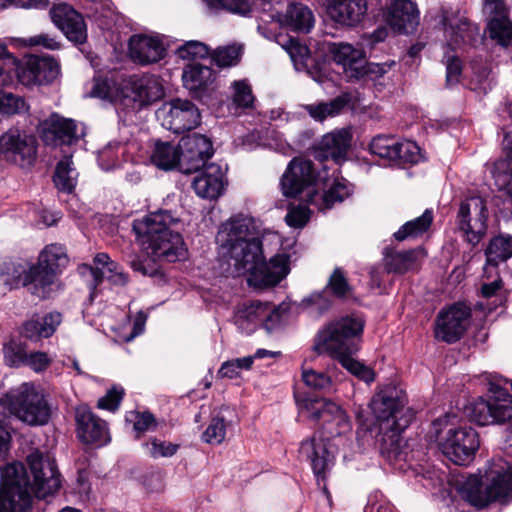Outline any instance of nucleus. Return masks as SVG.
<instances>
[{
	"label": "nucleus",
	"instance_id": "nucleus-26",
	"mask_svg": "<svg viewBox=\"0 0 512 512\" xmlns=\"http://www.w3.org/2000/svg\"><path fill=\"white\" fill-rule=\"evenodd\" d=\"M192 187L203 199L214 200L220 197L224 192V173L221 166L211 163L203 167L194 178Z\"/></svg>",
	"mask_w": 512,
	"mask_h": 512
},
{
	"label": "nucleus",
	"instance_id": "nucleus-25",
	"mask_svg": "<svg viewBox=\"0 0 512 512\" xmlns=\"http://www.w3.org/2000/svg\"><path fill=\"white\" fill-rule=\"evenodd\" d=\"M165 52L163 43L157 37L139 34L129 40V55L138 64L156 63L164 58Z\"/></svg>",
	"mask_w": 512,
	"mask_h": 512
},
{
	"label": "nucleus",
	"instance_id": "nucleus-12",
	"mask_svg": "<svg viewBox=\"0 0 512 512\" xmlns=\"http://www.w3.org/2000/svg\"><path fill=\"white\" fill-rule=\"evenodd\" d=\"M157 117L163 127L180 134L197 127L200 123V112L197 106L180 98L173 99L162 105L157 111Z\"/></svg>",
	"mask_w": 512,
	"mask_h": 512
},
{
	"label": "nucleus",
	"instance_id": "nucleus-58",
	"mask_svg": "<svg viewBox=\"0 0 512 512\" xmlns=\"http://www.w3.org/2000/svg\"><path fill=\"white\" fill-rule=\"evenodd\" d=\"M396 143L394 138L378 135L372 139L369 149L374 155L392 161L393 156L396 155Z\"/></svg>",
	"mask_w": 512,
	"mask_h": 512
},
{
	"label": "nucleus",
	"instance_id": "nucleus-23",
	"mask_svg": "<svg viewBox=\"0 0 512 512\" xmlns=\"http://www.w3.org/2000/svg\"><path fill=\"white\" fill-rule=\"evenodd\" d=\"M329 17L342 26L358 25L367 13V0H325Z\"/></svg>",
	"mask_w": 512,
	"mask_h": 512
},
{
	"label": "nucleus",
	"instance_id": "nucleus-47",
	"mask_svg": "<svg viewBox=\"0 0 512 512\" xmlns=\"http://www.w3.org/2000/svg\"><path fill=\"white\" fill-rule=\"evenodd\" d=\"M395 61H388L384 63L366 62L360 64V68L356 72H352V78L367 79L375 81L383 77L393 66Z\"/></svg>",
	"mask_w": 512,
	"mask_h": 512
},
{
	"label": "nucleus",
	"instance_id": "nucleus-53",
	"mask_svg": "<svg viewBox=\"0 0 512 512\" xmlns=\"http://www.w3.org/2000/svg\"><path fill=\"white\" fill-rule=\"evenodd\" d=\"M395 154L392 162L396 164L417 163L420 159V148L413 141L397 142Z\"/></svg>",
	"mask_w": 512,
	"mask_h": 512
},
{
	"label": "nucleus",
	"instance_id": "nucleus-11",
	"mask_svg": "<svg viewBox=\"0 0 512 512\" xmlns=\"http://www.w3.org/2000/svg\"><path fill=\"white\" fill-rule=\"evenodd\" d=\"M37 150L36 137L18 127H11L0 135V162L30 168L36 162Z\"/></svg>",
	"mask_w": 512,
	"mask_h": 512
},
{
	"label": "nucleus",
	"instance_id": "nucleus-20",
	"mask_svg": "<svg viewBox=\"0 0 512 512\" xmlns=\"http://www.w3.org/2000/svg\"><path fill=\"white\" fill-rule=\"evenodd\" d=\"M76 431L81 442L102 446L109 441L105 421L96 416L89 407L78 406L75 411Z\"/></svg>",
	"mask_w": 512,
	"mask_h": 512
},
{
	"label": "nucleus",
	"instance_id": "nucleus-17",
	"mask_svg": "<svg viewBox=\"0 0 512 512\" xmlns=\"http://www.w3.org/2000/svg\"><path fill=\"white\" fill-rule=\"evenodd\" d=\"M60 67L51 56L31 55L23 63L16 59L14 75L25 86L43 85L55 80Z\"/></svg>",
	"mask_w": 512,
	"mask_h": 512
},
{
	"label": "nucleus",
	"instance_id": "nucleus-64",
	"mask_svg": "<svg viewBox=\"0 0 512 512\" xmlns=\"http://www.w3.org/2000/svg\"><path fill=\"white\" fill-rule=\"evenodd\" d=\"M446 65V86L452 87L459 83L462 74V62L457 56H448Z\"/></svg>",
	"mask_w": 512,
	"mask_h": 512
},
{
	"label": "nucleus",
	"instance_id": "nucleus-16",
	"mask_svg": "<svg viewBox=\"0 0 512 512\" xmlns=\"http://www.w3.org/2000/svg\"><path fill=\"white\" fill-rule=\"evenodd\" d=\"M457 218L458 228L464 233L466 240L473 246L477 245L487 229V210L483 200L471 197L462 201Z\"/></svg>",
	"mask_w": 512,
	"mask_h": 512
},
{
	"label": "nucleus",
	"instance_id": "nucleus-60",
	"mask_svg": "<svg viewBox=\"0 0 512 512\" xmlns=\"http://www.w3.org/2000/svg\"><path fill=\"white\" fill-rule=\"evenodd\" d=\"M3 354L5 363L11 367H20L25 364L27 353L24 348L15 341L4 344Z\"/></svg>",
	"mask_w": 512,
	"mask_h": 512
},
{
	"label": "nucleus",
	"instance_id": "nucleus-18",
	"mask_svg": "<svg viewBox=\"0 0 512 512\" xmlns=\"http://www.w3.org/2000/svg\"><path fill=\"white\" fill-rule=\"evenodd\" d=\"M470 315L471 310L464 303H455L442 309L435 321L436 338L446 343L457 342L466 330Z\"/></svg>",
	"mask_w": 512,
	"mask_h": 512
},
{
	"label": "nucleus",
	"instance_id": "nucleus-7",
	"mask_svg": "<svg viewBox=\"0 0 512 512\" xmlns=\"http://www.w3.org/2000/svg\"><path fill=\"white\" fill-rule=\"evenodd\" d=\"M487 484L483 488L481 478L470 475L461 485V497L471 505L479 508L492 501L509 502L512 500V466L499 459L494 462L486 475Z\"/></svg>",
	"mask_w": 512,
	"mask_h": 512
},
{
	"label": "nucleus",
	"instance_id": "nucleus-45",
	"mask_svg": "<svg viewBox=\"0 0 512 512\" xmlns=\"http://www.w3.org/2000/svg\"><path fill=\"white\" fill-rule=\"evenodd\" d=\"M67 262L65 248L60 244H50L40 253L37 265L58 273Z\"/></svg>",
	"mask_w": 512,
	"mask_h": 512
},
{
	"label": "nucleus",
	"instance_id": "nucleus-29",
	"mask_svg": "<svg viewBox=\"0 0 512 512\" xmlns=\"http://www.w3.org/2000/svg\"><path fill=\"white\" fill-rule=\"evenodd\" d=\"M425 256L422 247L397 252L391 247L383 250V262L387 273L404 274L417 267V262Z\"/></svg>",
	"mask_w": 512,
	"mask_h": 512
},
{
	"label": "nucleus",
	"instance_id": "nucleus-37",
	"mask_svg": "<svg viewBox=\"0 0 512 512\" xmlns=\"http://www.w3.org/2000/svg\"><path fill=\"white\" fill-rule=\"evenodd\" d=\"M182 79L187 89L200 91L214 81L215 75L209 66L193 63L184 69Z\"/></svg>",
	"mask_w": 512,
	"mask_h": 512
},
{
	"label": "nucleus",
	"instance_id": "nucleus-41",
	"mask_svg": "<svg viewBox=\"0 0 512 512\" xmlns=\"http://www.w3.org/2000/svg\"><path fill=\"white\" fill-rule=\"evenodd\" d=\"M432 222L433 211L426 209L421 216L403 224L393 236L397 241L417 238L428 231Z\"/></svg>",
	"mask_w": 512,
	"mask_h": 512
},
{
	"label": "nucleus",
	"instance_id": "nucleus-30",
	"mask_svg": "<svg viewBox=\"0 0 512 512\" xmlns=\"http://www.w3.org/2000/svg\"><path fill=\"white\" fill-rule=\"evenodd\" d=\"M57 272L50 271L39 265L32 266L23 277V285L29 286L32 294L40 299L51 296Z\"/></svg>",
	"mask_w": 512,
	"mask_h": 512
},
{
	"label": "nucleus",
	"instance_id": "nucleus-50",
	"mask_svg": "<svg viewBox=\"0 0 512 512\" xmlns=\"http://www.w3.org/2000/svg\"><path fill=\"white\" fill-rule=\"evenodd\" d=\"M12 412V406L10 405V392L0 399V454L7 451L10 443V434L7 430L8 419Z\"/></svg>",
	"mask_w": 512,
	"mask_h": 512
},
{
	"label": "nucleus",
	"instance_id": "nucleus-24",
	"mask_svg": "<svg viewBox=\"0 0 512 512\" xmlns=\"http://www.w3.org/2000/svg\"><path fill=\"white\" fill-rule=\"evenodd\" d=\"M411 421V415L401 417L400 420H393L391 425L380 427L384 431L380 450L381 453L389 460H406L407 453L404 451V440L401 437V432L408 427Z\"/></svg>",
	"mask_w": 512,
	"mask_h": 512
},
{
	"label": "nucleus",
	"instance_id": "nucleus-49",
	"mask_svg": "<svg viewBox=\"0 0 512 512\" xmlns=\"http://www.w3.org/2000/svg\"><path fill=\"white\" fill-rule=\"evenodd\" d=\"M349 194L350 189L347 185L335 181L322 196L318 195L317 201H321L319 209H330L335 203L342 202Z\"/></svg>",
	"mask_w": 512,
	"mask_h": 512
},
{
	"label": "nucleus",
	"instance_id": "nucleus-43",
	"mask_svg": "<svg viewBox=\"0 0 512 512\" xmlns=\"http://www.w3.org/2000/svg\"><path fill=\"white\" fill-rule=\"evenodd\" d=\"M78 172L73 167L70 156H65L57 163L53 181L58 190L71 193L77 184Z\"/></svg>",
	"mask_w": 512,
	"mask_h": 512
},
{
	"label": "nucleus",
	"instance_id": "nucleus-13",
	"mask_svg": "<svg viewBox=\"0 0 512 512\" xmlns=\"http://www.w3.org/2000/svg\"><path fill=\"white\" fill-rule=\"evenodd\" d=\"M483 10L488 17L489 37L504 50L507 60L512 63V21L504 0H485Z\"/></svg>",
	"mask_w": 512,
	"mask_h": 512
},
{
	"label": "nucleus",
	"instance_id": "nucleus-8",
	"mask_svg": "<svg viewBox=\"0 0 512 512\" xmlns=\"http://www.w3.org/2000/svg\"><path fill=\"white\" fill-rule=\"evenodd\" d=\"M125 89H130L133 94L132 99L142 104L152 103L162 95V91L155 80L148 77L133 76L130 77L124 87L113 79L95 77L90 96L112 103L122 102L125 98L129 97L125 93Z\"/></svg>",
	"mask_w": 512,
	"mask_h": 512
},
{
	"label": "nucleus",
	"instance_id": "nucleus-10",
	"mask_svg": "<svg viewBox=\"0 0 512 512\" xmlns=\"http://www.w3.org/2000/svg\"><path fill=\"white\" fill-rule=\"evenodd\" d=\"M10 405L15 417L29 425H44L50 419V407L41 390L23 383L10 391Z\"/></svg>",
	"mask_w": 512,
	"mask_h": 512
},
{
	"label": "nucleus",
	"instance_id": "nucleus-55",
	"mask_svg": "<svg viewBox=\"0 0 512 512\" xmlns=\"http://www.w3.org/2000/svg\"><path fill=\"white\" fill-rule=\"evenodd\" d=\"M144 446L147 454L154 459L172 457L180 447L178 444L157 438H151Z\"/></svg>",
	"mask_w": 512,
	"mask_h": 512
},
{
	"label": "nucleus",
	"instance_id": "nucleus-9",
	"mask_svg": "<svg viewBox=\"0 0 512 512\" xmlns=\"http://www.w3.org/2000/svg\"><path fill=\"white\" fill-rule=\"evenodd\" d=\"M320 175L311 160L301 157L293 158L280 179L284 196L297 197L302 194V200L307 204H317L318 181Z\"/></svg>",
	"mask_w": 512,
	"mask_h": 512
},
{
	"label": "nucleus",
	"instance_id": "nucleus-3",
	"mask_svg": "<svg viewBox=\"0 0 512 512\" xmlns=\"http://www.w3.org/2000/svg\"><path fill=\"white\" fill-rule=\"evenodd\" d=\"M305 408L311 420L321 421L323 431L320 437L313 435L303 441L299 452L310 461L318 485L321 486L323 482L322 490L330 503L331 496L325 481L333 466L334 455L328 450L326 440L350 431L351 424L341 407L327 399L311 400Z\"/></svg>",
	"mask_w": 512,
	"mask_h": 512
},
{
	"label": "nucleus",
	"instance_id": "nucleus-54",
	"mask_svg": "<svg viewBox=\"0 0 512 512\" xmlns=\"http://www.w3.org/2000/svg\"><path fill=\"white\" fill-rule=\"evenodd\" d=\"M241 58V48L229 45L217 48L212 54V61L221 68L235 66Z\"/></svg>",
	"mask_w": 512,
	"mask_h": 512
},
{
	"label": "nucleus",
	"instance_id": "nucleus-46",
	"mask_svg": "<svg viewBox=\"0 0 512 512\" xmlns=\"http://www.w3.org/2000/svg\"><path fill=\"white\" fill-rule=\"evenodd\" d=\"M324 290L329 291L338 299L348 298L353 293V287L349 284L344 270L340 267L333 270Z\"/></svg>",
	"mask_w": 512,
	"mask_h": 512
},
{
	"label": "nucleus",
	"instance_id": "nucleus-27",
	"mask_svg": "<svg viewBox=\"0 0 512 512\" xmlns=\"http://www.w3.org/2000/svg\"><path fill=\"white\" fill-rule=\"evenodd\" d=\"M441 23L447 43L452 49L466 43L474 34L475 29L467 18L453 11L442 9Z\"/></svg>",
	"mask_w": 512,
	"mask_h": 512
},
{
	"label": "nucleus",
	"instance_id": "nucleus-33",
	"mask_svg": "<svg viewBox=\"0 0 512 512\" xmlns=\"http://www.w3.org/2000/svg\"><path fill=\"white\" fill-rule=\"evenodd\" d=\"M333 60L343 66L349 77L352 78V72H356L360 68V64L364 63V51L360 48H355L349 43H334L330 49Z\"/></svg>",
	"mask_w": 512,
	"mask_h": 512
},
{
	"label": "nucleus",
	"instance_id": "nucleus-34",
	"mask_svg": "<svg viewBox=\"0 0 512 512\" xmlns=\"http://www.w3.org/2000/svg\"><path fill=\"white\" fill-rule=\"evenodd\" d=\"M274 310L266 303L253 301L250 304L239 306L234 314V322L241 329L247 328L246 324H256L268 319Z\"/></svg>",
	"mask_w": 512,
	"mask_h": 512
},
{
	"label": "nucleus",
	"instance_id": "nucleus-36",
	"mask_svg": "<svg viewBox=\"0 0 512 512\" xmlns=\"http://www.w3.org/2000/svg\"><path fill=\"white\" fill-rule=\"evenodd\" d=\"M231 102L228 105L229 112L233 115H239L243 110L253 107L255 97L252 88L247 80H235L230 86Z\"/></svg>",
	"mask_w": 512,
	"mask_h": 512
},
{
	"label": "nucleus",
	"instance_id": "nucleus-40",
	"mask_svg": "<svg viewBox=\"0 0 512 512\" xmlns=\"http://www.w3.org/2000/svg\"><path fill=\"white\" fill-rule=\"evenodd\" d=\"M152 163L162 170L177 168L180 171L179 144L177 146L157 141L151 155Z\"/></svg>",
	"mask_w": 512,
	"mask_h": 512
},
{
	"label": "nucleus",
	"instance_id": "nucleus-31",
	"mask_svg": "<svg viewBox=\"0 0 512 512\" xmlns=\"http://www.w3.org/2000/svg\"><path fill=\"white\" fill-rule=\"evenodd\" d=\"M60 323L61 314L51 312L44 317H33L24 322L21 333L25 338L37 341L52 336Z\"/></svg>",
	"mask_w": 512,
	"mask_h": 512
},
{
	"label": "nucleus",
	"instance_id": "nucleus-4",
	"mask_svg": "<svg viewBox=\"0 0 512 512\" xmlns=\"http://www.w3.org/2000/svg\"><path fill=\"white\" fill-rule=\"evenodd\" d=\"M364 325L357 315L331 320L317 332L313 349L337 359L348 372L369 384L375 379L374 371L352 357L360 348Z\"/></svg>",
	"mask_w": 512,
	"mask_h": 512
},
{
	"label": "nucleus",
	"instance_id": "nucleus-5",
	"mask_svg": "<svg viewBox=\"0 0 512 512\" xmlns=\"http://www.w3.org/2000/svg\"><path fill=\"white\" fill-rule=\"evenodd\" d=\"M179 219L170 211L159 210L133 221V231L143 251L154 261L175 262L185 257L181 234L173 230Z\"/></svg>",
	"mask_w": 512,
	"mask_h": 512
},
{
	"label": "nucleus",
	"instance_id": "nucleus-62",
	"mask_svg": "<svg viewBox=\"0 0 512 512\" xmlns=\"http://www.w3.org/2000/svg\"><path fill=\"white\" fill-rule=\"evenodd\" d=\"M310 210L305 205H297L289 208L285 221L288 226L293 228H302L308 222Z\"/></svg>",
	"mask_w": 512,
	"mask_h": 512
},
{
	"label": "nucleus",
	"instance_id": "nucleus-39",
	"mask_svg": "<svg viewBox=\"0 0 512 512\" xmlns=\"http://www.w3.org/2000/svg\"><path fill=\"white\" fill-rule=\"evenodd\" d=\"M285 23L293 31L309 33L314 25V15L307 6L293 3L286 10Z\"/></svg>",
	"mask_w": 512,
	"mask_h": 512
},
{
	"label": "nucleus",
	"instance_id": "nucleus-59",
	"mask_svg": "<svg viewBox=\"0 0 512 512\" xmlns=\"http://www.w3.org/2000/svg\"><path fill=\"white\" fill-rule=\"evenodd\" d=\"M16 58L12 56L5 46L0 45V86L9 85L14 77Z\"/></svg>",
	"mask_w": 512,
	"mask_h": 512
},
{
	"label": "nucleus",
	"instance_id": "nucleus-21",
	"mask_svg": "<svg viewBox=\"0 0 512 512\" xmlns=\"http://www.w3.org/2000/svg\"><path fill=\"white\" fill-rule=\"evenodd\" d=\"M41 137L47 145L72 144L78 139L74 120L52 113L40 123Z\"/></svg>",
	"mask_w": 512,
	"mask_h": 512
},
{
	"label": "nucleus",
	"instance_id": "nucleus-63",
	"mask_svg": "<svg viewBox=\"0 0 512 512\" xmlns=\"http://www.w3.org/2000/svg\"><path fill=\"white\" fill-rule=\"evenodd\" d=\"M124 395V389L119 386L112 387L105 396L98 400L97 406L100 409L108 411H116L122 401Z\"/></svg>",
	"mask_w": 512,
	"mask_h": 512
},
{
	"label": "nucleus",
	"instance_id": "nucleus-38",
	"mask_svg": "<svg viewBox=\"0 0 512 512\" xmlns=\"http://www.w3.org/2000/svg\"><path fill=\"white\" fill-rule=\"evenodd\" d=\"M487 263L484 268L485 273L490 269H496L500 262L506 261L512 256V236H503L493 238L486 251Z\"/></svg>",
	"mask_w": 512,
	"mask_h": 512
},
{
	"label": "nucleus",
	"instance_id": "nucleus-57",
	"mask_svg": "<svg viewBox=\"0 0 512 512\" xmlns=\"http://www.w3.org/2000/svg\"><path fill=\"white\" fill-rule=\"evenodd\" d=\"M226 435L225 419L220 416L213 417L202 435V440L212 445L223 442Z\"/></svg>",
	"mask_w": 512,
	"mask_h": 512
},
{
	"label": "nucleus",
	"instance_id": "nucleus-48",
	"mask_svg": "<svg viewBox=\"0 0 512 512\" xmlns=\"http://www.w3.org/2000/svg\"><path fill=\"white\" fill-rule=\"evenodd\" d=\"M28 110L29 105L23 97L1 91L0 118L4 116L27 113Z\"/></svg>",
	"mask_w": 512,
	"mask_h": 512
},
{
	"label": "nucleus",
	"instance_id": "nucleus-42",
	"mask_svg": "<svg viewBox=\"0 0 512 512\" xmlns=\"http://www.w3.org/2000/svg\"><path fill=\"white\" fill-rule=\"evenodd\" d=\"M349 101V96L342 94L329 102L306 105L305 110L314 120L323 121L328 117L338 115L348 105Z\"/></svg>",
	"mask_w": 512,
	"mask_h": 512
},
{
	"label": "nucleus",
	"instance_id": "nucleus-6",
	"mask_svg": "<svg viewBox=\"0 0 512 512\" xmlns=\"http://www.w3.org/2000/svg\"><path fill=\"white\" fill-rule=\"evenodd\" d=\"M456 420L457 416L450 413L435 419L428 432V439L435 442L454 464L467 465L479 448V436L471 427H455Z\"/></svg>",
	"mask_w": 512,
	"mask_h": 512
},
{
	"label": "nucleus",
	"instance_id": "nucleus-52",
	"mask_svg": "<svg viewBox=\"0 0 512 512\" xmlns=\"http://www.w3.org/2000/svg\"><path fill=\"white\" fill-rule=\"evenodd\" d=\"M126 421L133 422V429L137 437H140L145 432L155 431L157 428V421L154 415L148 411H131L127 414Z\"/></svg>",
	"mask_w": 512,
	"mask_h": 512
},
{
	"label": "nucleus",
	"instance_id": "nucleus-14",
	"mask_svg": "<svg viewBox=\"0 0 512 512\" xmlns=\"http://www.w3.org/2000/svg\"><path fill=\"white\" fill-rule=\"evenodd\" d=\"M212 141L205 135L191 133L179 141L180 172L191 174L206 166L213 156Z\"/></svg>",
	"mask_w": 512,
	"mask_h": 512
},
{
	"label": "nucleus",
	"instance_id": "nucleus-44",
	"mask_svg": "<svg viewBox=\"0 0 512 512\" xmlns=\"http://www.w3.org/2000/svg\"><path fill=\"white\" fill-rule=\"evenodd\" d=\"M277 42L288 53L296 70L308 68L310 55L306 45L301 44L297 38L292 36H279Z\"/></svg>",
	"mask_w": 512,
	"mask_h": 512
},
{
	"label": "nucleus",
	"instance_id": "nucleus-51",
	"mask_svg": "<svg viewBox=\"0 0 512 512\" xmlns=\"http://www.w3.org/2000/svg\"><path fill=\"white\" fill-rule=\"evenodd\" d=\"M300 308L310 310L317 315H323L332 306V301L326 294V291L311 293L302 299L299 304Z\"/></svg>",
	"mask_w": 512,
	"mask_h": 512
},
{
	"label": "nucleus",
	"instance_id": "nucleus-22",
	"mask_svg": "<svg viewBox=\"0 0 512 512\" xmlns=\"http://www.w3.org/2000/svg\"><path fill=\"white\" fill-rule=\"evenodd\" d=\"M385 20L394 31L410 33L419 24V11L411 0H394L387 8Z\"/></svg>",
	"mask_w": 512,
	"mask_h": 512
},
{
	"label": "nucleus",
	"instance_id": "nucleus-1",
	"mask_svg": "<svg viewBox=\"0 0 512 512\" xmlns=\"http://www.w3.org/2000/svg\"><path fill=\"white\" fill-rule=\"evenodd\" d=\"M264 229L261 222L236 213L222 222L215 242L233 276L249 273L248 281L259 288L277 285L289 273V257L278 254L266 262L263 256Z\"/></svg>",
	"mask_w": 512,
	"mask_h": 512
},
{
	"label": "nucleus",
	"instance_id": "nucleus-61",
	"mask_svg": "<svg viewBox=\"0 0 512 512\" xmlns=\"http://www.w3.org/2000/svg\"><path fill=\"white\" fill-rule=\"evenodd\" d=\"M176 54L183 60L204 58L208 55V47L199 41H189L176 50Z\"/></svg>",
	"mask_w": 512,
	"mask_h": 512
},
{
	"label": "nucleus",
	"instance_id": "nucleus-2",
	"mask_svg": "<svg viewBox=\"0 0 512 512\" xmlns=\"http://www.w3.org/2000/svg\"><path fill=\"white\" fill-rule=\"evenodd\" d=\"M33 477L30 482L22 463H12L2 472L0 512H26L32 502L31 493L39 499L53 495L61 486L56 463L48 455L34 451L27 456Z\"/></svg>",
	"mask_w": 512,
	"mask_h": 512
},
{
	"label": "nucleus",
	"instance_id": "nucleus-15",
	"mask_svg": "<svg viewBox=\"0 0 512 512\" xmlns=\"http://www.w3.org/2000/svg\"><path fill=\"white\" fill-rule=\"evenodd\" d=\"M406 402V396L402 390L388 385L373 396L370 407L380 427H384L391 425L393 420H400L402 416L413 417L409 411L404 412Z\"/></svg>",
	"mask_w": 512,
	"mask_h": 512
},
{
	"label": "nucleus",
	"instance_id": "nucleus-19",
	"mask_svg": "<svg viewBox=\"0 0 512 512\" xmlns=\"http://www.w3.org/2000/svg\"><path fill=\"white\" fill-rule=\"evenodd\" d=\"M52 22L63 32L68 40L82 44L87 39V29L83 16L66 3L54 4L50 9Z\"/></svg>",
	"mask_w": 512,
	"mask_h": 512
},
{
	"label": "nucleus",
	"instance_id": "nucleus-35",
	"mask_svg": "<svg viewBox=\"0 0 512 512\" xmlns=\"http://www.w3.org/2000/svg\"><path fill=\"white\" fill-rule=\"evenodd\" d=\"M504 156L494 163L492 175L496 184L502 189L512 182V133L508 132L503 139Z\"/></svg>",
	"mask_w": 512,
	"mask_h": 512
},
{
	"label": "nucleus",
	"instance_id": "nucleus-56",
	"mask_svg": "<svg viewBox=\"0 0 512 512\" xmlns=\"http://www.w3.org/2000/svg\"><path fill=\"white\" fill-rule=\"evenodd\" d=\"M302 379L308 387L314 390L331 391L333 389L331 375L327 372L315 371L313 369L303 370Z\"/></svg>",
	"mask_w": 512,
	"mask_h": 512
},
{
	"label": "nucleus",
	"instance_id": "nucleus-28",
	"mask_svg": "<svg viewBox=\"0 0 512 512\" xmlns=\"http://www.w3.org/2000/svg\"><path fill=\"white\" fill-rule=\"evenodd\" d=\"M96 267L84 265L83 270L87 271L92 277L91 286L95 288L106 278L114 285H125L127 283V275L119 268L118 264L110 259L106 253H98L94 257Z\"/></svg>",
	"mask_w": 512,
	"mask_h": 512
},
{
	"label": "nucleus",
	"instance_id": "nucleus-32",
	"mask_svg": "<svg viewBox=\"0 0 512 512\" xmlns=\"http://www.w3.org/2000/svg\"><path fill=\"white\" fill-rule=\"evenodd\" d=\"M351 137L350 131L345 128L324 135L319 144L323 156L335 161L343 158L350 147Z\"/></svg>",
	"mask_w": 512,
	"mask_h": 512
}]
</instances>
